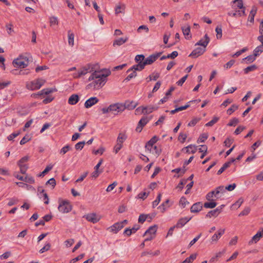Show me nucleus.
Here are the masks:
<instances>
[{"instance_id":"obj_24","label":"nucleus","mask_w":263,"mask_h":263,"mask_svg":"<svg viewBox=\"0 0 263 263\" xmlns=\"http://www.w3.org/2000/svg\"><path fill=\"white\" fill-rule=\"evenodd\" d=\"M228 15L230 16H234V17H236L237 16H241L242 15H246L245 10H236L235 11H232L228 13Z\"/></svg>"},{"instance_id":"obj_43","label":"nucleus","mask_w":263,"mask_h":263,"mask_svg":"<svg viewBox=\"0 0 263 263\" xmlns=\"http://www.w3.org/2000/svg\"><path fill=\"white\" fill-rule=\"evenodd\" d=\"M201 118H194L187 124L188 126H195L199 121H200Z\"/></svg>"},{"instance_id":"obj_36","label":"nucleus","mask_w":263,"mask_h":263,"mask_svg":"<svg viewBox=\"0 0 263 263\" xmlns=\"http://www.w3.org/2000/svg\"><path fill=\"white\" fill-rule=\"evenodd\" d=\"M119 139H120V138H119V140H117V144L114 146V152H115V154L118 153V152L122 147V141H120Z\"/></svg>"},{"instance_id":"obj_14","label":"nucleus","mask_w":263,"mask_h":263,"mask_svg":"<svg viewBox=\"0 0 263 263\" xmlns=\"http://www.w3.org/2000/svg\"><path fill=\"white\" fill-rule=\"evenodd\" d=\"M263 236V228L261 231H258L249 241V245H251L253 242L256 243Z\"/></svg>"},{"instance_id":"obj_9","label":"nucleus","mask_w":263,"mask_h":263,"mask_svg":"<svg viewBox=\"0 0 263 263\" xmlns=\"http://www.w3.org/2000/svg\"><path fill=\"white\" fill-rule=\"evenodd\" d=\"M148 121L149 119L147 117H143L139 121L138 125L136 128V130L139 133L141 132L143 127L147 124Z\"/></svg>"},{"instance_id":"obj_60","label":"nucleus","mask_w":263,"mask_h":263,"mask_svg":"<svg viewBox=\"0 0 263 263\" xmlns=\"http://www.w3.org/2000/svg\"><path fill=\"white\" fill-rule=\"evenodd\" d=\"M50 26H52L58 24V18L55 16H52L50 18Z\"/></svg>"},{"instance_id":"obj_27","label":"nucleus","mask_w":263,"mask_h":263,"mask_svg":"<svg viewBox=\"0 0 263 263\" xmlns=\"http://www.w3.org/2000/svg\"><path fill=\"white\" fill-rule=\"evenodd\" d=\"M185 150L186 153H191L192 154H194L196 153L197 151V148L195 146L190 145L186 147H185L182 148V151Z\"/></svg>"},{"instance_id":"obj_1","label":"nucleus","mask_w":263,"mask_h":263,"mask_svg":"<svg viewBox=\"0 0 263 263\" xmlns=\"http://www.w3.org/2000/svg\"><path fill=\"white\" fill-rule=\"evenodd\" d=\"M110 73V71L107 69H104L101 71H95L89 77L88 81L96 80L89 84L87 87L88 88L93 87L95 89H99L105 84L106 77L109 76Z\"/></svg>"},{"instance_id":"obj_17","label":"nucleus","mask_w":263,"mask_h":263,"mask_svg":"<svg viewBox=\"0 0 263 263\" xmlns=\"http://www.w3.org/2000/svg\"><path fill=\"white\" fill-rule=\"evenodd\" d=\"M145 66L144 64H143V62H139L138 64L133 65L132 67H130L129 69H128L126 72L128 73L130 72L132 70H135V71H141L144 68Z\"/></svg>"},{"instance_id":"obj_4","label":"nucleus","mask_w":263,"mask_h":263,"mask_svg":"<svg viewBox=\"0 0 263 263\" xmlns=\"http://www.w3.org/2000/svg\"><path fill=\"white\" fill-rule=\"evenodd\" d=\"M58 210L63 213H68L71 210V205L67 200H62L59 203Z\"/></svg>"},{"instance_id":"obj_19","label":"nucleus","mask_w":263,"mask_h":263,"mask_svg":"<svg viewBox=\"0 0 263 263\" xmlns=\"http://www.w3.org/2000/svg\"><path fill=\"white\" fill-rule=\"evenodd\" d=\"M158 108L157 106H154L152 105L142 107V114H149L153 111V110H156Z\"/></svg>"},{"instance_id":"obj_33","label":"nucleus","mask_w":263,"mask_h":263,"mask_svg":"<svg viewBox=\"0 0 263 263\" xmlns=\"http://www.w3.org/2000/svg\"><path fill=\"white\" fill-rule=\"evenodd\" d=\"M256 11H257V9L255 7H253L252 8V10H251V11L250 12V14L249 15V18H248L249 21L250 22L253 23L254 22V18L256 14Z\"/></svg>"},{"instance_id":"obj_50","label":"nucleus","mask_w":263,"mask_h":263,"mask_svg":"<svg viewBox=\"0 0 263 263\" xmlns=\"http://www.w3.org/2000/svg\"><path fill=\"white\" fill-rule=\"evenodd\" d=\"M135 60L136 63L144 62L145 60V57L143 54H138L136 56Z\"/></svg>"},{"instance_id":"obj_6","label":"nucleus","mask_w":263,"mask_h":263,"mask_svg":"<svg viewBox=\"0 0 263 263\" xmlns=\"http://www.w3.org/2000/svg\"><path fill=\"white\" fill-rule=\"evenodd\" d=\"M162 52H158L155 54H153L148 56L147 58L145 59L143 64L144 66L147 65H151L161 55Z\"/></svg>"},{"instance_id":"obj_16","label":"nucleus","mask_w":263,"mask_h":263,"mask_svg":"<svg viewBox=\"0 0 263 263\" xmlns=\"http://www.w3.org/2000/svg\"><path fill=\"white\" fill-rule=\"evenodd\" d=\"M225 229H219L215 233L211 238V242H216L220 237L224 233Z\"/></svg>"},{"instance_id":"obj_51","label":"nucleus","mask_w":263,"mask_h":263,"mask_svg":"<svg viewBox=\"0 0 263 263\" xmlns=\"http://www.w3.org/2000/svg\"><path fill=\"white\" fill-rule=\"evenodd\" d=\"M219 118L217 117H214L212 120L210 122H208L205 124L206 126H212L214 124H215L218 120Z\"/></svg>"},{"instance_id":"obj_7","label":"nucleus","mask_w":263,"mask_h":263,"mask_svg":"<svg viewBox=\"0 0 263 263\" xmlns=\"http://www.w3.org/2000/svg\"><path fill=\"white\" fill-rule=\"evenodd\" d=\"M205 51V49L202 48L201 47H197L190 53L189 57H191L192 58H197L200 55L203 54V53Z\"/></svg>"},{"instance_id":"obj_23","label":"nucleus","mask_w":263,"mask_h":263,"mask_svg":"<svg viewBox=\"0 0 263 263\" xmlns=\"http://www.w3.org/2000/svg\"><path fill=\"white\" fill-rule=\"evenodd\" d=\"M233 8L234 9H239L245 10V7H243L242 0H234L233 1Z\"/></svg>"},{"instance_id":"obj_56","label":"nucleus","mask_w":263,"mask_h":263,"mask_svg":"<svg viewBox=\"0 0 263 263\" xmlns=\"http://www.w3.org/2000/svg\"><path fill=\"white\" fill-rule=\"evenodd\" d=\"M9 201L7 204L8 206H10L16 204L18 201V200L16 198H10V199H9Z\"/></svg>"},{"instance_id":"obj_45","label":"nucleus","mask_w":263,"mask_h":263,"mask_svg":"<svg viewBox=\"0 0 263 263\" xmlns=\"http://www.w3.org/2000/svg\"><path fill=\"white\" fill-rule=\"evenodd\" d=\"M238 108V106L236 104H233L230 108H229L227 111V114L230 115H231L233 112H234L236 109H237Z\"/></svg>"},{"instance_id":"obj_64","label":"nucleus","mask_w":263,"mask_h":263,"mask_svg":"<svg viewBox=\"0 0 263 263\" xmlns=\"http://www.w3.org/2000/svg\"><path fill=\"white\" fill-rule=\"evenodd\" d=\"M187 138V135L186 134H183V133H180L179 137H178V140L180 141L181 143H184L186 140V138Z\"/></svg>"},{"instance_id":"obj_54","label":"nucleus","mask_w":263,"mask_h":263,"mask_svg":"<svg viewBox=\"0 0 263 263\" xmlns=\"http://www.w3.org/2000/svg\"><path fill=\"white\" fill-rule=\"evenodd\" d=\"M23 181L32 184L34 182V179L33 177L27 175L24 177Z\"/></svg>"},{"instance_id":"obj_41","label":"nucleus","mask_w":263,"mask_h":263,"mask_svg":"<svg viewBox=\"0 0 263 263\" xmlns=\"http://www.w3.org/2000/svg\"><path fill=\"white\" fill-rule=\"evenodd\" d=\"M256 57L255 56V55L254 54L253 55H249L247 56V57H246L245 58H243L242 59V61L247 60L248 61V62L247 63V64L250 63L255 60Z\"/></svg>"},{"instance_id":"obj_37","label":"nucleus","mask_w":263,"mask_h":263,"mask_svg":"<svg viewBox=\"0 0 263 263\" xmlns=\"http://www.w3.org/2000/svg\"><path fill=\"white\" fill-rule=\"evenodd\" d=\"M52 165H47L45 169L37 175L38 177H44L48 172H49L50 170H52Z\"/></svg>"},{"instance_id":"obj_15","label":"nucleus","mask_w":263,"mask_h":263,"mask_svg":"<svg viewBox=\"0 0 263 263\" xmlns=\"http://www.w3.org/2000/svg\"><path fill=\"white\" fill-rule=\"evenodd\" d=\"M204 38V40L203 39L200 40L197 43L195 44V45L201 46L203 47L202 48L205 49V47L210 42V38L209 37L207 34H205Z\"/></svg>"},{"instance_id":"obj_38","label":"nucleus","mask_w":263,"mask_h":263,"mask_svg":"<svg viewBox=\"0 0 263 263\" xmlns=\"http://www.w3.org/2000/svg\"><path fill=\"white\" fill-rule=\"evenodd\" d=\"M263 52V45H259L255 48L253 51V54L255 56L257 57Z\"/></svg>"},{"instance_id":"obj_5","label":"nucleus","mask_w":263,"mask_h":263,"mask_svg":"<svg viewBox=\"0 0 263 263\" xmlns=\"http://www.w3.org/2000/svg\"><path fill=\"white\" fill-rule=\"evenodd\" d=\"M13 65L15 67L24 68L28 66V60H25L23 58L22 56H20L19 58L15 59L13 61Z\"/></svg>"},{"instance_id":"obj_39","label":"nucleus","mask_w":263,"mask_h":263,"mask_svg":"<svg viewBox=\"0 0 263 263\" xmlns=\"http://www.w3.org/2000/svg\"><path fill=\"white\" fill-rule=\"evenodd\" d=\"M169 199H167L163 202L160 205H159L158 208V209H160L162 213H164L166 209V205L169 203Z\"/></svg>"},{"instance_id":"obj_30","label":"nucleus","mask_w":263,"mask_h":263,"mask_svg":"<svg viewBox=\"0 0 263 263\" xmlns=\"http://www.w3.org/2000/svg\"><path fill=\"white\" fill-rule=\"evenodd\" d=\"M53 91V90L52 89H50V88H45V89H43L41 91H39L38 92V93L34 94V96H42V95H48L52 93Z\"/></svg>"},{"instance_id":"obj_25","label":"nucleus","mask_w":263,"mask_h":263,"mask_svg":"<svg viewBox=\"0 0 263 263\" xmlns=\"http://www.w3.org/2000/svg\"><path fill=\"white\" fill-rule=\"evenodd\" d=\"M88 69H89V68H87L86 67H83L82 68H81V69H80L78 71V74H76V73L74 74V76H73L74 78H79L82 76L85 75L88 72Z\"/></svg>"},{"instance_id":"obj_62","label":"nucleus","mask_w":263,"mask_h":263,"mask_svg":"<svg viewBox=\"0 0 263 263\" xmlns=\"http://www.w3.org/2000/svg\"><path fill=\"white\" fill-rule=\"evenodd\" d=\"M70 148L71 147L69 145H66L61 149L60 153L64 155L66 154L69 150H70Z\"/></svg>"},{"instance_id":"obj_58","label":"nucleus","mask_w":263,"mask_h":263,"mask_svg":"<svg viewBox=\"0 0 263 263\" xmlns=\"http://www.w3.org/2000/svg\"><path fill=\"white\" fill-rule=\"evenodd\" d=\"M85 144V141L79 142L75 145V148L77 150H81L83 148Z\"/></svg>"},{"instance_id":"obj_28","label":"nucleus","mask_w":263,"mask_h":263,"mask_svg":"<svg viewBox=\"0 0 263 263\" xmlns=\"http://www.w3.org/2000/svg\"><path fill=\"white\" fill-rule=\"evenodd\" d=\"M128 39V37H126L124 39L121 37L117 40H116L115 41H114V42L113 43V46H115L116 45L121 46V45H123L124 43H125V42H126L127 41Z\"/></svg>"},{"instance_id":"obj_18","label":"nucleus","mask_w":263,"mask_h":263,"mask_svg":"<svg viewBox=\"0 0 263 263\" xmlns=\"http://www.w3.org/2000/svg\"><path fill=\"white\" fill-rule=\"evenodd\" d=\"M202 203L201 202H198L193 204L191 208L192 213H197L200 211L202 209Z\"/></svg>"},{"instance_id":"obj_31","label":"nucleus","mask_w":263,"mask_h":263,"mask_svg":"<svg viewBox=\"0 0 263 263\" xmlns=\"http://www.w3.org/2000/svg\"><path fill=\"white\" fill-rule=\"evenodd\" d=\"M210 202H205L203 204V206L206 209H213L216 206L217 203L215 202V200L213 201H209Z\"/></svg>"},{"instance_id":"obj_42","label":"nucleus","mask_w":263,"mask_h":263,"mask_svg":"<svg viewBox=\"0 0 263 263\" xmlns=\"http://www.w3.org/2000/svg\"><path fill=\"white\" fill-rule=\"evenodd\" d=\"M130 71L132 72L128 75V76L124 79V81H128L137 76V73L136 71L135 70H132Z\"/></svg>"},{"instance_id":"obj_8","label":"nucleus","mask_w":263,"mask_h":263,"mask_svg":"<svg viewBox=\"0 0 263 263\" xmlns=\"http://www.w3.org/2000/svg\"><path fill=\"white\" fill-rule=\"evenodd\" d=\"M83 218H85L88 221L93 223H97L100 219V218L96 213H93L85 215L83 216Z\"/></svg>"},{"instance_id":"obj_55","label":"nucleus","mask_w":263,"mask_h":263,"mask_svg":"<svg viewBox=\"0 0 263 263\" xmlns=\"http://www.w3.org/2000/svg\"><path fill=\"white\" fill-rule=\"evenodd\" d=\"M228 167H229V163H224L223 166L218 171L217 174L218 175H220Z\"/></svg>"},{"instance_id":"obj_53","label":"nucleus","mask_w":263,"mask_h":263,"mask_svg":"<svg viewBox=\"0 0 263 263\" xmlns=\"http://www.w3.org/2000/svg\"><path fill=\"white\" fill-rule=\"evenodd\" d=\"M239 123V120L236 118H233L228 124L229 126H235Z\"/></svg>"},{"instance_id":"obj_48","label":"nucleus","mask_w":263,"mask_h":263,"mask_svg":"<svg viewBox=\"0 0 263 263\" xmlns=\"http://www.w3.org/2000/svg\"><path fill=\"white\" fill-rule=\"evenodd\" d=\"M257 68V67L255 65H252L251 66H248L247 68L244 69L245 73H248L250 71H252L255 70Z\"/></svg>"},{"instance_id":"obj_46","label":"nucleus","mask_w":263,"mask_h":263,"mask_svg":"<svg viewBox=\"0 0 263 263\" xmlns=\"http://www.w3.org/2000/svg\"><path fill=\"white\" fill-rule=\"evenodd\" d=\"M226 188L223 185H220L216 188V194L219 195V194H223L226 192Z\"/></svg>"},{"instance_id":"obj_11","label":"nucleus","mask_w":263,"mask_h":263,"mask_svg":"<svg viewBox=\"0 0 263 263\" xmlns=\"http://www.w3.org/2000/svg\"><path fill=\"white\" fill-rule=\"evenodd\" d=\"M159 140V138L157 136H154L153 137L146 143L145 145V148L148 150L149 152H151L152 148L153 147V145L155 143H156Z\"/></svg>"},{"instance_id":"obj_32","label":"nucleus","mask_w":263,"mask_h":263,"mask_svg":"<svg viewBox=\"0 0 263 263\" xmlns=\"http://www.w3.org/2000/svg\"><path fill=\"white\" fill-rule=\"evenodd\" d=\"M125 8V5L123 4L116 6L115 10L116 14H118L120 13H124Z\"/></svg>"},{"instance_id":"obj_3","label":"nucleus","mask_w":263,"mask_h":263,"mask_svg":"<svg viewBox=\"0 0 263 263\" xmlns=\"http://www.w3.org/2000/svg\"><path fill=\"white\" fill-rule=\"evenodd\" d=\"M45 83V80L42 79H37L31 82L29 84H27V87L28 89L32 90L39 89Z\"/></svg>"},{"instance_id":"obj_29","label":"nucleus","mask_w":263,"mask_h":263,"mask_svg":"<svg viewBox=\"0 0 263 263\" xmlns=\"http://www.w3.org/2000/svg\"><path fill=\"white\" fill-rule=\"evenodd\" d=\"M181 29L182 30V32L185 37V39H191L192 36L190 34V26H188L186 28L182 27Z\"/></svg>"},{"instance_id":"obj_34","label":"nucleus","mask_w":263,"mask_h":263,"mask_svg":"<svg viewBox=\"0 0 263 263\" xmlns=\"http://www.w3.org/2000/svg\"><path fill=\"white\" fill-rule=\"evenodd\" d=\"M74 34L69 30L68 32V44L71 46H73L74 45Z\"/></svg>"},{"instance_id":"obj_2","label":"nucleus","mask_w":263,"mask_h":263,"mask_svg":"<svg viewBox=\"0 0 263 263\" xmlns=\"http://www.w3.org/2000/svg\"><path fill=\"white\" fill-rule=\"evenodd\" d=\"M125 110V106L123 104L116 103L110 104L107 107H103L101 109L102 114H106L111 113L114 115H117L121 114Z\"/></svg>"},{"instance_id":"obj_49","label":"nucleus","mask_w":263,"mask_h":263,"mask_svg":"<svg viewBox=\"0 0 263 263\" xmlns=\"http://www.w3.org/2000/svg\"><path fill=\"white\" fill-rule=\"evenodd\" d=\"M216 37L217 39H220L222 37V28L221 26H217L216 28Z\"/></svg>"},{"instance_id":"obj_13","label":"nucleus","mask_w":263,"mask_h":263,"mask_svg":"<svg viewBox=\"0 0 263 263\" xmlns=\"http://www.w3.org/2000/svg\"><path fill=\"white\" fill-rule=\"evenodd\" d=\"M192 219V217H185L183 218H180L177 221L175 227L176 228H181L183 227L187 222H189Z\"/></svg>"},{"instance_id":"obj_61","label":"nucleus","mask_w":263,"mask_h":263,"mask_svg":"<svg viewBox=\"0 0 263 263\" xmlns=\"http://www.w3.org/2000/svg\"><path fill=\"white\" fill-rule=\"evenodd\" d=\"M208 137V136L206 134H203L200 136L197 140V142H204L205 140L207 139Z\"/></svg>"},{"instance_id":"obj_52","label":"nucleus","mask_w":263,"mask_h":263,"mask_svg":"<svg viewBox=\"0 0 263 263\" xmlns=\"http://www.w3.org/2000/svg\"><path fill=\"white\" fill-rule=\"evenodd\" d=\"M20 168V172L23 174H25L28 166L27 164H17Z\"/></svg>"},{"instance_id":"obj_35","label":"nucleus","mask_w":263,"mask_h":263,"mask_svg":"<svg viewBox=\"0 0 263 263\" xmlns=\"http://www.w3.org/2000/svg\"><path fill=\"white\" fill-rule=\"evenodd\" d=\"M201 148L199 149V152L202 153V155L200 156L201 159H203L207 154L208 147L206 145H201Z\"/></svg>"},{"instance_id":"obj_59","label":"nucleus","mask_w":263,"mask_h":263,"mask_svg":"<svg viewBox=\"0 0 263 263\" xmlns=\"http://www.w3.org/2000/svg\"><path fill=\"white\" fill-rule=\"evenodd\" d=\"M20 133L21 132L20 131L13 133L7 137V139L9 141L12 140L14 138L17 137L20 134Z\"/></svg>"},{"instance_id":"obj_57","label":"nucleus","mask_w":263,"mask_h":263,"mask_svg":"<svg viewBox=\"0 0 263 263\" xmlns=\"http://www.w3.org/2000/svg\"><path fill=\"white\" fill-rule=\"evenodd\" d=\"M51 247V245L49 243H47L45 245V246L43 247L40 250L39 252L40 253L42 254L45 251H48Z\"/></svg>"},{"instance_id":"obj_10","label":"nucleus","mask_w":263,"mask_h":263,"mask_svg":"<svg viewBox=\"0 0 263 263\" xmlns=\"http://www.w3.org/2000/svg\"><path fill=\"white\" fill-rule=\"evenodd\" d=\"M124 226L122 224V223L117 222L111 227L108 228L107 230H109L110 232L116 234Z\"/></svg>"},{"instance_id":"obj_44","label":"nucleus","mask_w":263,"mask_h":263,"mask_svg":"<svg viewBox=\"0 0 263 263\" xmlns=\"http://www.w3.org/2000/svg\"><path fill=\"white\" fill-rule=\"evenodd\" d=\"M161 196H162L161 193H159L158 195V196L156 198V199L153 202L152 206H153V208H155L159 203V202L161 201Z\"/></svg>"},{"instance_id":"obj_26","label":"nucleus","mask_w":263,"mask_h":263,"mask_svg":"<svg viewBox=\"0 0 263 263\" xmlns=\"http://www.w3.org/2000/svg\"><path fill=\"white\" fill-rule=\"evenodd\" d=\"M158 228L157 225H154L152 226H151L144 233L143 236L147 235V234H155L156 233L157 230Z\"/></svg>"},{"instance_id":"obj_22","label":"nucleus","mask_w":263,"mask_h":263,"mask_svg":"<svg viewBox=\"0 0 263 263\" xmlns=\"http://www.w3.org/2000/svg\"><path fill=\"white\" fill-rule=\"evenodd\" d=\"M123 105L125 106V109L127 108L128 109H134L136 106L137 105V103H135L133 101H126L125 103L123 104Z\"/></svg>"},{"instance_id":"obj_20","label":"nucleus","mask_w":263,"mask_h":263,"mask_svg":"<svg viewBox=\"0 0 263 263\" xmlns=\"http://www.w3.org/2000/svg\"><path fill=\"white\" fill-rule=\"evenodd\" d=\"M79 100L80 97L77 94H72L69 98L68 102L70 105H75Z\"/></svg>"},{"instance_id":"obj_12","label":"nucleus","mask_w":263,"mask_h":263,"mask_svg":"<svg viewBox=\"0 0 263 263\" xmlns=\"http://www.w3.org/2000/svg\"><path fill=\"white\" fill-rule=\"evenodd\" d=\"M98 102L99 99L97 97H91L85 101L84 103V106L85 108H88L91 107L93 105L97 104Z\"/></svg>"},{"instance_id":"obj_47","label":"nucleus","mask_w":263,"mask_h":263,"mask_svg":"<svg viewBox=\"0 0 263 263\" xmlns=\"http://www.w3.org/2000/svg\"><path fill=\"white\" fill-rule=\"evenodd\" d=\"M149 216V214H141L138 218V222L141 223H143L148 217Z\"/></svg>"},{"instance_id":"obj_63","label":"nucleus","mask_w":263,"mask_h":263,"mask_svg":"<svg viewBox=\"0 0 263 263\" xmlns=\"http://www.w3.org/2000/svg\"><path fill=\"white\" fill-rule=\"evenodd\" d=\"M179 203L182 206L183 208H184L186 205V204H188L189 202L186 200L185 197H182L180 199Z\"/></svg>"},{"instance_id":"obj_40","label":"nucleus","mask_w":263,"mask_h":263,"mask_svg":"<svg viewBox=\"0 0 263 263\" xmlns=\"http://www.w3.org/2000/svg\"><path fill=\"white\" fill-rule=\"evenodd\" d=\"M148 254L151 255L152 256H158V255L160 254V251H159V250H157L155 252H153L152 251L143 252L141 253V256L143 257V256H146Z\"/></svg>"},{"instance_id":"obj_21","label":"nucleus","mask_w":263,"mask_h":263,"mask_svg":"<svg viewBox=\"0 0 263 263\" xmlns=\"http://www.w3.org/2000/svg\"><path fill=\"white\" fill-rule=\"evenodd\" d=\"M214 197H216V198H219L218 194H216V189H215V190H213V191H212L209 192L206 194L205 198H206V199L208 201H213Z\"/></svg>"}]
</instances>
